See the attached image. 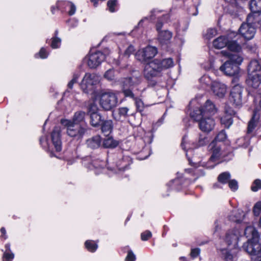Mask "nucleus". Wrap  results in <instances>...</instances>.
<instances>
[{
    "label": "nucleus",
    "mask_w": 261,
    "mask_h": 261,
    "mask_svg": "<svg viewBox=\"0 0 261 261\" xmlns=\"http://www.w3.org/2000/svg\"><path fill=\"white\" fill-rule=\"evenodd\" d=\"M230 177V174L229 172H224L218 176V180L221 184H225L229 182Z\"/></svg>",
    "instance_id": "nucleus-37"
},
{
    "label": "nucleus",
    "mask_w": 261,
    "mask_h": 261,
    "mask_svg": "<svg viewBox=\"0 0 261 261\" xmlns=\"http://www.w3.org/2000/svg\"><path fill=\"white\" fill-rule=\"evenodd\" d=\"M200 83L202 85H205V86H211L212 87V85L213 84V81L212 79L210 78V76L207 75H204L202 77H201L200 80Z\"/></svg>",
    "instance_id": "nucleus-43"
},
{
    "label": "nucleus",
    "mask_w": 261,
    "mask_h": 261,
    "mask_svg": "<svg viewBox=\"0 0 261 261\" xmlns=\"http://www.w3.org/2000/svg\"><path fill=\"white\" fill-rule=\"evenodd\" d=\"M249 6L252 12H261V0H251Z\"/></svg>",
    "instance_id": "nucleus-32"
},
{
    "label": "nucleus",
    "mask_w": 261,
    "mask_h": 261,
    "mask_svg": "<svg viewBox=\"0 0 261 261\" xmlns=\"http://www.w3.org/2000/svg\"><path fill=\"white\" fill-rule=\"evenodd\" d=\"M1 232L4 235V239H7V236H6V231L4 227L1 228Z\"/></svg>",
    "instance_id": "nucleus-61"
},
{
    "label": "nucleus",
    "mask_w": 261,
    "mask_h": 261,
    "mask_svg": "<svg viewBox=\"0 0 261 261\" xmlns=\"http://www.w3.org/2000/svg\"><path fill=\"white\" fill-rule=\"evenodd\" d=\"M208 138L206 137L201 135L199 136L198 142V146H203V145L206 144L208 143Z\"/></svg>",
    "instance_id": "nucleus-53"
},
{
    "label": "nucleus",
    "mask_w": 261,
    "mask_h": 261,
    "mask_svg": "<svg viewBox=\"0 0 261 261\" xmlns=\"http://www.w3.org/2000/svg\"><path fill=\"white\" fill-rule=\"evenodd\" d=\"M226 138L227 135L226 133L224 130H223L218 134L213 141H215V143H216L217 142L224 141L226 139Z\"/></svg>",
    "instance_id": "nucleus-46"
},
{
    "label": "nucleus",
    "mask_w": 261,
    "mask_h": 261,
    "mask_svg": "<svg viewBox=\"0 0 261 261\" xmlns=\"http://www.w3.org/2000/svg\"><path fill=\"white\" fill-rule=\"evenodd\" d=\"M81 75V74L79 72H75L73 74V77L71 80L68 83V88L69 89H72L73 85L74 83H77L80 76Z\"/></svg>",
    "instance_id": "nucleus-42"
},
{
    "label": "nucleus",
    "mask_w": 261,
    "mask_h": 261,
    "mask_svg": "<svg viewBox=\"0 0 261 261\" xmlns=\"http://www.w3.org/2000/svg\"><path fill=\"white\" fill-rule=\"evenodd\" d=\"M162 23L159 22L156 24V29L159 32V40L161 43L166 44L171 39L172 34L171 32L165 30L160 31V30L162 27Z\"/></svg>",
    "instance_id": "nucleus-21"
},
{
    "label": "nucleus",
    "mask_w": 261,
    "mask_h": 261,
    "mask_svg": "<svg viewBox=\"0 0 261 261\" xmlns=\"http://www.w3.org/2000/svg\"><path fill=\"white\" fill-rule=\"evenodd\" d=\"M200 249L199 248H194L191 250L190 255L191 257L194 258L197 257L200 253Z\"/></svg>",
    "instance_id": "nucleus-58"
},
{
    "label": "nucleus",
    "mask_w": 261,
    "mask_h": 261,
    "mask_svg": "<svg viewBox=\"0 0 261 261\" xmlns=\"http://www.w3.org/2000/svg\"><path fill=\"white\" fill-rule=\"evenodd\" d=\"M83 164L90 170H95L96 174H99L105 166V163L99 160H93L91 157H87L83 160Z\"/></svg>",
    "instance_id": "nucleus-13"
},
{
    "label": "nucleus",
    "mask_w": 261,
    "mask_h": 261,
    "mask_svg": "<svg viewBox=\"0 0 261 261\" xmlns=\"http://www.w3.org/2000/svg\"><path fill=\"white\" fill-rule=\"evenodd\" d=\"M118 98L115 93L112 92H105L99 98L100 107L105 110H110L117 106Z\"/></svg>",
    "instance_id": "nucleus-8"
},
{
    "label": "nucleus",
    "mask_w": 261,
    "mask_h": 261,
    "mask_svg": "<svg viewBox=\"0 0 261 261\" xmlns=\"http://www.w3.org/2000/svg\"><path fill=\"white\" fill-rule=\"evenodd\" d=\"M5 248H6L5 252H12L10 249V244L9 243L6 244Z\"/></svg>",
    "instance_id": "nucleus-62"
},
{
    "label": "nucleus",
    "mask_w": 261,
    "mask_h": 261,
    "mask_svg": "<svg viewBox=\"0 0 261 261\" xmlns=\"http://www.w3.org/2000/svg\"><path fill=\"white\" fill-rule=\"evenodd\" d=\"M128 111L127 107L119 108L113 113L114 118L117 121H123L128 116Z\"/></svg>",
    "instance_id": "nucleus-25"
},
{
    "label": "nucleus",
    "mask_w": 261,
    "mask_h": 261,
    "mask_svg": "<svg viewBox=\"0 0 261 261\" xmlns=\"http://www.w3.org/2000/svg\"><path fill=\"white\" fill-rule=\"evenodd\" d=\"M90 115V123L93 126H97L101 121V116L98 112L92 113L89 114Z\"/></svg>",
    "instance_id": "nucleus-36"
},
{
    "label": "nucleus",
    "mask_w": 261,
    "mask_h": 261,
    "mask_svg": "<svg viewBox=\"0 0 261 261\" xmlns=\"http://www.w3.org/2000/svg\"><path fill=\"white\" fill-rule=\"evenodd\" d=\"M105 79L109 81H113L115 78L114 71L113 69L108 70L104 74Z\"/></svg>",
    "instance_id": "nucleus-47"
},
{
    "label": "nucleus",
    "mask_w": 261,
    "mask_h": 261,
    "mask_svg": "<svg viewBox=\"0 0 261 261\" xmlns=\"http://www.w3.org/2000/svg\"><path fill=\"white\" fill-rule=\"evenodd\" d=\"M141 81V76L138 72H135L130 77L122 79L120 84L123 87V92L125 96L135 98V95L129 88L139 85Z\"/></svg>",
    "instance_id": "nucleus-4"
},
{
    "label": "nucleus",
    "mask_w": 261,
    "mask_h": 261,
    "mask_svg": "<svg viewBox=\"0 0 261 261\" xmlns=\"http://www.w3.org/2000/svg\"><path fill=\"white\" fill-rule=\"evenodd\" d=\"M251 189L253 192H257L261 189V180L256 179L252 184Z\"/></svg>",
    "instance_id": "nucleus-45"
},
{
    "label": "nucleus",
    "mask_w": 261,
    "mask_h": 261,
    "mask_svg": "<svg viewBox=\"0 0 261 261\" xmlns=\"http://www.w3.org/2000/svg\"><path fill=\"white\" fill-rule=\"evenodd\" d=\"M99 81V76L96 73H86L80 84L81 89L85 93L93 94Z\"/></svg>",
    "instance_id": "nucleus-5"
},
{
    "label": "nucleus",
    "mask_w": 261,
    "mask_h": 261,
    "mask_svg": "<svg viewBox=\"0 0 261 261\" xmlns=\"http://www.w3.org/2000/svg\"><path fill=\"white\" fill-rule=\"evenodd\" d=\"M245 218V214L242 210H235L232 212V214L229 216L230 220L237 222L241 223Z\"/></svg>",
    "instance_id": "nucleus-29"
},
{
    "label": "nucleus",
    "mask_w": 261,
    "mask_h": 261,
    "mask_svg": "<svg viewBox=\"0 0 261 261\" xmlns=\"http://www.w3.org/2000/svg\"><path fill=\"white\" fill-rule=\"evenodd\" d=\"M240 236V231L236 228L228 230L223 238L227 246L230 245L234 246L237 244V241Z\"/></svg>",
    "instance_id": "nucleus-14"
},
{
    "label": "nucleus",
    "mask_w": 261,
    "mask_h": 261,
    "mask_svg": "<svg viewBox=\"0 0 261 261\" xmlns=\"http://www.w3.org/2000/svg\"><path fill=\"white\" fill-rule=\"evenodd\" d=\"M57 34L58 31H56L55 33V36L51 39L50 46L53 49L58 48L61 45V39L57 37Z\"/></svg>",
    "instance_id": "nucleus-38"
},
{
    "label": "nucleus",
    "mask_w": 261,
    "mask_h": 261,
    "mask_svg": "<svg viewBox=\"0 0 261 261\" xmlns=\"http://www.w3.org/2000/svg\"><path fill=\"white\" fill-rule=\"evenodd\" d=\"M219 69L226 75L233 76L238 73L239 68L228 60L220 67Z\"/></svg>",
    "instance_id": "nucleus-15"
},
{
    "label": "nucleus",
    "mask_w": 261,
    "mask_h": 261,
    "mask_svg": "<svg viewBox=\"0 0 261 261\" xmlns=\"http://www.w3.org/2000/svg\"><path fill=\"white\" fill-rule=\"evenodd\" d=\"M118 144L117 141L114 140L112 137H109L103 140L102 145L105 148H115Z\"/></svg>",
    "instance_id": "nucleus-35"
},
{
    "label": "nucleus",
    "mask_w": 261,
    "mask_h": 261,
    "mask_svg": "<svg viewBox=\"0 0 261 261\" xmlns=\"http://www.w3.org/2000/svg\"><path fill=\"white\" fill-rule=\"evenodd\" d=\"M216 112L215 106L211 100H207L202 108L194 110L190 115L194 120L199 121V128L202 132L208 133L215 125V122L211 116Z\"/></svg>",
    "instance_id": "nucleus-1"
},
{
    "label": "nucleus",
    "mask_w": 261,
    "mask_h": 261,
    "mask_svg": "<svg viewBox=\"0 0 261 261\" xmlns=\"http://www.w3.org/2000/svg\"><path fill=\"white\" fill-rule=\"evenodd\" d=\"M211 89L215 96L222 98L226 93L227 88L224 84L219 81H215L213 82Z\"/></svg>",
    "instance_id": "nucleus-17"
},
{
    "label": "nucleus",
    "mask_w": 261,
    "mask_h": 261,
    "mask_svg": "<svg viewBox=\"0 0 261 261\" xmlns=\"http://www.w3.org/2000/svg\"><path fill=\"white\" fill-rule=\"evenodd\" d=\"M85 245L88 251L92 252H95L98 247L97 244L91 240L86 241Z\"/></svg>",
    "instance_id": "nucleus-39"
},
{
    "label": "nucleus",
    "mask_w": 261,
    "mask_h": 261,
    "mask_svg": "<svg viewBox=\"0 0 261 261\" xmlns=\"http://www.w3.org/2000/svg\"><path fill=\"white\" fill-rule=\"evenodd\" d=\"M221 228V222L220 220H217L214 223V233L217 236H219V231Z\"/></svg>",
    "instance_id": "nucleus-48"
},
{
    "label": "nucleus",
    "mask_w": 261,
    "mask_h": 261,
    "mask_svg": "<svg viewBox=\"0 0 261 261\" xmlns=\"http://www.w3.org/2000/svg\"><path fill=\"white\" fill-rule=\"evenodd\" d=\"M244 234L249 239L245 243L258 242L259 234L256 229L252 225L247 226L244 230Z\"/></svg>",
    "instance_id": "nucleus-18"
},
{
    "label": "nucleus",
    "mask_w": 261,
    "mask_h": 261,
    "mask_svg": "<svg viewBox=\"0 0 261 261\" xmlns=\"http://www.w3.org/2000/svg\"><path fill=\"white\" fill-rule=\"evenodd\" d=\"M113 122L109 120L105 121L101 124V129L102 133L106 136H108L113 130Z\"/></svg>",
    "instance_id": "nucleus-30"
},
{
    "label": "nucleus",
    "mask_w": 261,
    "mask_h": 261,
    "mask_svg": "<svg viewBox=\"0 0 261 261\" xmlns=\"http://www.w3.org/2000/svg\"><path fill=\"white\" fill-rule=\"evenodd\" d=\"M151 232L147 230L141 233V239L143 241H147L151 237Z\"/></svg>",
    "instance_id": "nucleus-55"
},
{
    "label": "nucleus",
    "mask_w": 261,
    "mask_h": 261,
    "mask_svg": "<svg viewBox=\"0 0 261 261\" xmlns=\"http://www.w3.org/2000/svg\"><path fill=\"white\" fill-rule=\"evenodd\" d=\"M136 260V256L132 251H128L127 255L125 258L126 261H135Z\"/></svg>",
    "instance_id": "nucleus-56"
},
{
    "label": "nucleus",
    "mask_w": 261,
    "mask_h": 261,
    "mask_svg": "<svg viewBox=\"0 0 261 261\" xmlns=\"http://www.w3.org/2000/svg\"><path fill=\"white\" fill-rule=\"evenodd\" d=\"M248 73L261 75V63L257 60H252L248 66Z\"/></svg>",
    "instance_id": "nucleus-23"
},
{
    "label": "nucleus",
    "mask_w": 261,
    "mask_h": 261,
    "mask_svg": "<svg viewBox=\"0 0 261 261\" xmlns=\"http://www.w3.org/2000/svg\"><path fill=\"white\" fill-rule=\"evenodd\" d=\"M173 65V60L170 58L164 59L162 61L155 59L145 65L143 70L144 76L150 84L154 86L156 82L153 79L160 76L163 69L172 67Z\"/></svg>",
    "instance_id": "nucleus-2"
},
{
    "label": "nucleus",
    "mask_w": 261,
    "mask_h": 261,
    "mask_svg": "<svg viewBox=\"0 0 261 261\" xmlns=\"http://www.w3.org/2000/svg\"><path fill=\"white\" fill-rule=\"evenodd\" d=\"M243 248L248 254L256 257L258 261H261V245L258 242L244 243Z\"/></svg>",
    "instance_id": "nucleus-11"
},
{
    "label": "nucleus",
    "mask_w": 261,
    "mask_h": 261,
    "mask_svg": "<svg viewBox=\"0 0 261 261\" xmlns=\"http://www.w3.org/2000/svg\"><path fill=\"white\" fill-rule=\"evenodd\" d=\"M228 183L229 188L232 191H235L238 189V182L236 180H230Z\"/></svg>",
    "instance_id": "nucleus-54"
},
{
    "label": "nucleus",
    "mask_w": 261,
    "mask_h": 261,
    "mask_svg": "<svg viewBox=\"0 0 261 261\" xmlns=\"http://www.w3.org/2000/svg\"><path fill=\"white\" fill-rule=\"evenodd\" d=\"M186 155L188 158V160L189 161L190 164L194 166V167L198 168L200 166H202V167H206V168H212L215 167L216 165L215 164H213L212 165H207L206 163L205 162H193V159H190V158L188 157L189 153L192 152V150L191 149H189L188 150L186 151Z\"/></svg>",
    "instance_id": "nucleus-31"
},
{
    "label": "nucleus",
    "mask_w": 261,
    "mask_h": 261,
    "mask_svg": "<svg viewBox=\"0 0 261 261\" xmlns=\"http://www.w3.org/2000/svg\"><path fill=\"white\" fill-rule=\"evenodd\" d=\"M112 63L114 65H115L116 66H120L121 65L120 61L119 60H116L115 59H113V61Z\"/></svg>",
    "instance_id": "nucleus-60"
},
{
    "label": "nucleus",
    "mask_w": 261,
    "mask_h": 261,
    "mask_svg": "<svg viewBox=\"0 0 261 261\" xmlns=\"http://www.w3.org/2000/svg\"><path fill=\"white\" fill-rule=\"evenodd\" d=\"M57 6L59 9L67 12L70 16L74 15L76 10V6L69 1H59L57 3Z\"/></svg>",
    "instance_id": "nucleus-19"
},
{
    "label": "nucleus",
    "mask_w": 261,
    "mask_h": 261,
    "mask_svg": "<svg viewBox=\"0 0 261 261\" xmlns=\"http://www.w3.org/2000/svg\"><path fill=\"white\" fill-rule=\"evenodd\" d=\"M187 136H185L182 138V142H181V147H182V149H184L186 151V149H187V146H186V144L187 143Z\"/></svg>",
    "instance_id": "nucleus-59"
},
{
    "label": "nucleus",
    "mask_w": 261,
    "mask_h": 261,
    "mask_svg": "<svg viewBox=\"0 0 261 261\" xmlns=\"http://www.w3.org/2000/svg\"><path fill=\"white\" fill-rule=\"evenodd\" d=\"M221 54L224 56L229 57V60L230 61L231 63L237 65V66L240 65L243 60V57L239 54H231L229 53L224 50L221 51Z\"/></svg>",
    "instance_id": "nucleus-27"
},
{
    "label": "nucleus",
    "mask_w": 261,
    "mask_h": 261,
    "mask_svg": "<svg viewBox=\"0 0 261 261\" xmlns=\"http://www.w3.org/2000/svg\"><path fill=\"white\" fill-rule=\"evenodd\" d=\"M106 59V54L100 51L91 49L84 59L88 66L94 69L97 68Z\"/></svg>",
    "instance_id": "nucleus-6"
},
{
    "label": "nucleus",
    "mask_w": 261,
    "mask_h": 261,
    "mask_svg": "<svg viewBox=\"0 0 261 261\" xmlns=\"http://www.w3.org/2000/svg\"><path fill=\"white\" fill-rule=\"evenodd\" d=\"M61 123L66 128L67 135L76 140L82 139L87 130L85 125L75 123L70 119H62Z\"/></svg>",
    "instance_id": "nucleus-3"
},
{
    "label": "nucleus",
    "mask_w": 261,
    "mask_h": 261,
    "mask_svg": "<svg viewBox=\"0 0 261 261\" xmlns=\"http://www.w3.org/2000/svg\"><path fill=\"white\" fill-rule=\"evenodd\" d=\"M49 53L47 51L46 49L44 47H42L38 54H35V57L36 58H40L41 59H46L47 58Z\"/></svg>",
    "instance_id": "nucleus-44"
},
{
    "label": "nucleus",
    "mask_w": 261,
    "mask_h": 261,
    "mask_svg": "<svg viewBox=\"0 0 261 261\" xmlns=\"http://www.w3.org/2000/svg\"><path fill=\"white\" fill-rule=\"evenodd\" d=\"M229 34L227 36H221L215 39L213 42V46L217 49H221L227 46L228 42Z\"/></svg>",
    "instance_id": "nucleus-26"
},
{
    "label": "nucleus",
    "mask_w": 261,
    "mask_h": 261,
    "mask_svg": "<svg viewBox=\"0 0 261 261\" xmlns=\"http://www.w3.org/2000/svg\"><path fill=\"white\" fill-rule=\"evenodd\" d=\"M244 42L240 38V35L235 32L229 34L228 42L227 47L229 50L234 52L239 53L241 49V44Z\"/></svg>",
    "instance_id": "nucleus-10"
},
{
    "label": "nucleus",
    "mask_w": 261,
    "mask_h": 261,
    "mask_svg": "<svg viewBox=\"0 0 261 261\" xmlns=\"http://www.w3.org/2000/svg\"><path fill=\"white\" fill-rule=\"evenodd\" d=\"M61 132L60 127L56 126L51 134L53 145L57 152H60L62 150Z\"/></svg>",
    "instance_id": "nucleus-16"
},
{
    "label": "nucleus",
    "mask_w": 261,
    "mask_h": 261,
    "mask_svg": "<svg viewBox=\"0 0 261 261\" xmlns=\"http://www.w3.org/2000/svg\"><path fill=\"white\" fill-rule=\"evenodd\" d=\"M243 91L242 86L239 84L234 85L231 90L230 99L236 106H240L242 105Z\"/></svg>",
    "instance_id": "nucleus-12"
},
{
    "label": "nucleus",
    "mask_w": 261,
    "mask_h": 261,
    "mask_svg": "<svg viewBox=\"0 0 261 261\" xmlns=\"http://www.w3.org/2000/svg\"><path fill=\"white\" fill-rule=\"evenodd\" d=\"M85 112L83 111H77L74 113L72 119L71 120L75 123L81 124L80 123L85 120Z\"/></svg>",
    "instance_id": "nucleus-33"
},
{
    "label": "nucleus",
    "mask_w": 261,
    "mask_h": 261,
    "mask_svg": "<svg viewBox=\"0 0 261 261\" xmlns=\"http://www.w3.org/2000/svg\"><path fill=\"white\" fill-rule=\"evenodd\" d=\"M98 107L95 102V100L92 101L88 106V113H97L98 111Z\"/></svg>",
    "instance_id": "nucleus-49"
},
{
    "label": "nucleus",
    "mask_w": 261,
    "mask_h": 261,
    "mask_svg": "<svg viewBox=\"0 0 261 261\" xmlns=\"http://www.w3.org/2000/svg\"><path fill=\"white\" fill-rule=\"evenodd\" d=\"M158 53L157 48L152 46L148 45L138 50L135 54L136 59L142 63H149Z\"/></svg>",
    "instance_id": "nucleus-9"
},
{
    "label": "nucleus",
    "mask_w": 261,
    "mask_h": 261,
    "mask_svg": "<svg viewBox=\"0 0 261 261\" xmlns=\"http://www.w3.org/2000/svg\"><path fill=\"white\" fill-rule=\"evenodd\" d=\"M118 5L117 0H109L107 2V6L109 11L111 13L116 11V7Z\"/></svg>",
    "instance_id": "nucleus-40"
},
{
    "label": "nucleus",
    "mask_w": 261,
    "mask_h": 261,
    "mask_svg": "<svg viewBox=\"0 0 261 261\" xmlns=\"http://www.w3.org/2000/svg\"><path fill=\"white\" fill-rule=\"evenodd\" d=\"M159 11L156 10H153L151 11V14H152V16H155L156 15V14L158 13H159Z\"/></svg>",
    "instance_id": "nucleus-63"
},
{
    "label": "nucleus",
    "mask_w": 261,
    "mask_h": 261,
    "mask_svg": "<svg viewBox=\"0 0 261 261\" xmlns=\"http://www.w3.org/2000/svg\"><path fill=\"white\" fill-rule=\"evenodd\" d=\"M221 252V255L226 261H232L233 255L225 246L220 247L219 248Z\"/></svg>",
    "instance_id": "nucleus-34"
},
{
    "label": "nucleus",
    "mask_w": 261,
    "mask_h": 261,
    "mask_svg": "<svg viewBox=\"0 0 261 261\" xmlns=\"http://www.w3.org/2000/svg\"><path fill=\"white\" fill-rule=\"evenodd\" d=\"M199 171L200 173V176H203L205 174V172H204L203 169H200L197 171V172Z\"/></svg>",
    "instance_id": "nucleus-64"
},
{
    "label": "nucleus",
    "mask_w": 261,
    "mask_h": 261,
    "mask_svg": "<svg viewBox=\"0 0 261 261\" xmlns=\"http://www.w3.org/2000/svg\"><path fill=\"white\" fill-rule=\"evenodd\" d=\"M217 32L216 30L215 29H208L206 31V33L205 34V37L207 39H211L214 36H215L216 35Z\"/></svg>",
    "instance_id": "nucleus-50"
},
{
    "label": "nucleus",
    "mask_w": 261,
    "mask_h": 261,
    "mask_svg": "<svg viewBox=\"0 0 261 261\" xmlns=\"http://www.w3.org/2000/svg\"><path fill=\"white\" fill-rule=\"evenodd\" d=\"M133 99L135 100V105L137 110L140 112L142 111L144 107V103L142 100L135 97V98Z\"/></svg>",
    "instance_id": "nucleus-52"
},
{
    "label": "nucleus",
    "mask_w": 261,
    "mask_h": 261,
    "mask_svg": "<svg viewBox=\"0 0 261 261\" xmlns=\"http://www.w3.org/2000/svg\"><path fill=\"white\" fill-rule=\"evenodd\" d=\"M122 162L124 164H120L117 166V168H118L119 171H121V170H124L132 162L130 159L127 156L124 157L123 159Z\"/></svg>",
    "instance_id": "nucleus-41"
},
{
    "label": "nucleus",
    "mask_w": 261,
    "mask_h": 261,
    "mask_svg": "<svg viewBox=\"0 0 261 261\" xmlns=\"http://www.w3.org/2000/svg\"><path fill=\"white\" fill-rule=\"evenodd\" d=\"M246 83L248 86L254 89L257 88L261 84V75L248 73Z\"/></svg>",
    "instance_id": "nucleus-22"
},
{
    "label": "nucleus",
    "mask_w": 261,
    "mask_h": 261,
    "mask_svg": "<svg viewBox=\"0 0 261 261\" xmlns=\"http://www.w3.org/2000/svg\"><path fill=\"white\" fill-rule=\"evenodd\" d=\"M253 16L249 15L247 18V22L242 23L240 27V38L243 37L244 39L249 40L254 37L256 30L253 23Z\"/></svg>",
    "instance_id": "nucleus-7"
},
{
    "label": "nucleus",
    "mask_w": 261,
    "mask_h": 261,
    "mask_svg": "<svg viewBox=\"0 0 261 261\" xmlns=\"http://www.w3.org/2000/svg\"><path fill=\"white\" fill-rule=\"evenodd\" d=\"M235 112L231 108L226 107L225 109V114L221 118V122L225 127L228 128L232 123V116Z\"/></svg>",
    "instance_id": "nucleus-20"
},
{
    "label": "nucleus",
    "mask_w": 261,
    "mask_h": 261,
    "mask_svg": "<svg viewBox=\"0 0 261 261\" xmlns=\"http://www.w3.org/2000/svg\"><path fill=\"white\" fill-rule=\"evenodd\" d=\"M209 148L212 151V154L210 158V162H214L217 160L220 156V147L213 141L209 145Z\"/></svg>",
    "instance_id": "nucleus-24"
},
{
    "label": "nucleus",
    "mask_w": 261,
    "mask_h": 261,
    "mask_svg": "<svg viewBox=\"0 0 261 261\" xmlns=\"http://www.w3.org/2000/svg\"><path fill=\"white\" fill-rule=\"evenodd\" d=\"M14 254L12 252H5L3 254V261H12Z\"/></svg>",
    "instance_id": "nucleus-51"
},
{
    "label": "nucleus",
    "mask_w": 261,
    "mask_h": 261,
    "mask_svg": "<svg viewBox=\"0 0 261 261\" xmlns=\"http://www.w3.org/2000/svg\"><path fill=\"white\" fill-rule=\"evenodd\" d=\"M101 143V137L99 135L95 136L87 140L86 144L88 147L96 149L100 147Z\"/></svg>",
    "instance_id": "nucleus-28"
},
{
    "label": "nucleus",
    "mask_w": 261,
    "mask_h": 261,
    "mask_svg": "<svg viewBox=\"0 0 261 261\" xmlns=\"http://www.w3.org/2000/svg\"><path fill=\"white\" fill-rule=\"evenodd\" d=\"M134 51V47L132 45H129L124 52V57L127 58Z\"/></svg>",
    "instance_id": "nucleus-57"
}]
</instances>
